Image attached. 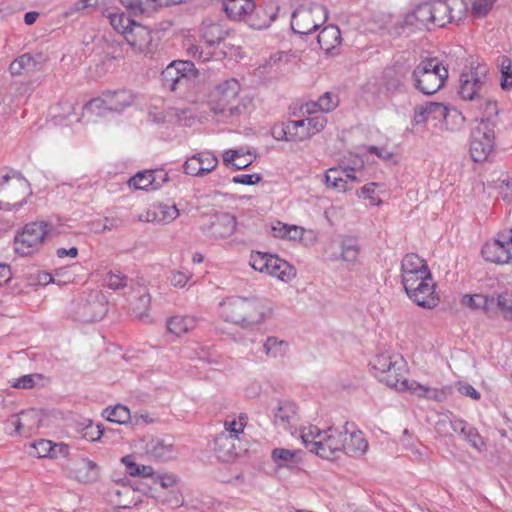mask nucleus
Segmentation results:
<instances>
[{
	"instance_id": "nucleus-1",
	"label": "nucleus",
	"mask_w": 512,
	"mask_h": 512,
	"mask_svg": "<svg viewBox=\"0 0 512 512\" xmlns=\"http://www.w3.org/2000/svg\"><path fill=\"white\" fill-rule=\"evenodd\" d=\"M374 376L382 383L398 391H408L406 361L399 355H377L371 362Z\"/></svg>"
},
{
	"instance_id": "nucleus-2",
	"label": "nucleus",
	"mask_w": 512,
	"mask_h": 512,
	"mask_svg": "<svg viewBox=\"0 0 512 512\" xmlns=\"http://www.w3.org/2000/svg\"><path fill=\"white\" fill-rule=\"evenodd\" d=\"M413 86L425 95L438 92L448 79V70L438 58H426L411 72Z\"/></svg>"
},
{
	"instance_id": "nucleus-3",
	"label": "nucleus",
	"mask_w": 512,
	"mask_h": 512,
	"mask_svg": "<svg viewBox=\"0 0 512 512\" xmlns=\"http://www.w3.org/2000/svg\"><path fill=\"white\" fill-rule=\"evenodd\" d=\"M488 80L487 65L479 59H471L461 71L458 93L463 100H478Z\"/></svg>"
},
{
	"instance_id": "nucleus-4",
	"label": "nucleus",
	"mask_w": 512,
	"mask_h": 512,
	"mask_svg": "<svg viewBox=\"0 0 512 512\" xmlns=\"http://www.w3.org/2000/svg\"><path fill=\"white\" fill-rule=\"evenodd\" d=\"M328 19L326 7L310 2L299 5L291 16V29L299 35H309L318 30Z\"/></svg>"
},
{
	"instance_id": "nucleus-5",
	"label": "nucleus",
	"mask_w": 512,
	"mask_h": 512,
	"mask_svg": "<svg viewBox=\"0 0 512 512\" xmlns=\"http://www.w3.org/2000/svg\"><path fill=\"white\" fill-rule=\"evenodd\" d=\"M52 225L45 221H33L25 224L14 237V251L25 257L39 251L44 244Z\"/></svg>"
},
{
	"instance_id": "nucleus-6",
	"label": "nucleus",
	"mask_w": 512,
	"mask_h": 512,
	"mask_svg": "<svg viewBox=\"0 0 512 512\" xmlns=\"http://www.w3.org/2000/svg\"><path fill=\"white\" fill-rule=\"evenodd\" d=\"M241 90L238 80L226 79L210 92L208 105L214 114L234 116L240 113L238 106L232 105Z\"/></svg>"
},
{
	"instance_id": "nucleus-7",
	"label": "nucleus",
	"mask_w": 512,
	"mask_h": 512,
	"mask_svg": "<svg viewBox=\"0 0 512 512\" xmlns=\"http://www.w3.org/2000/svg\"><path fill=\"white\" fill-rule=\"evenodd\" d=\"M305 447L312 453L327 460H334L339 453H344L342 442V430L328 428L325 431H318V440H308V434L301 436Z\"/></svg>"
},
{
	"instance_id": "nucleus-8",
	"label": "nucleus",
	"mask_w": 512,
	"mask_h": 512,
	"mask_svg": "<svg viewBox=\"0 0 512 512\" xmlns=\"http://www.w3.org/2000/svg\"><path fill=\"white\" fill-rule=\"evenodd\" d=\"M432 5L431 1L421 3L415 9L405 15L402 21L396 22L389 30L390 35L399 36L402 33L411 34L417 30H432Z\"/></svg>"
},
{
	"instance_id": "nucleus-9",
	"label": "nucleus",
	"mask_w": 512,
	"mask_h": 512,
	"mask_svg": "<svg viewBox=\"0 0 512 512\" xmlns=\"http://www.w3.org/2000/svg\"><path fill=\"white\" fill-rule=\"evenodd\" d=\"M494 123L486 118L482 119L471 132L470 155L474 162L486 160L494 147Z\"/></svg>"
},
{
	"instance_id": "nucleus-10",
	"label": "nucleus",
	"mask_w": 512,
	"mask_h": 512,
	"mask_svg": "<svg viewBox=\"0 0 512 512\" xmlns=\"http://www.w3.org/2000/svg\"><path fill=\"white\" fill-rule=\"evenodd\" d=\"M221 316L225 321L248 328L253 324L250 317L255 311V301L253 298L230 297L220 302Z\"/></svg>"
},
{
	"instance_id": "nucleus-11",
	"label": "nucleus",
	"mask_w": 512,
	"mask_h": 512,
	"mask_svg": "<svg viewBox=\"0 0 512 512\" xmlns=\"http://www.w3.org/2000/svg\"><path fill=\"white\" fill-rule=\"evenodd\" d=\"M134 99V94L129 90L108 91L86 103L84 110L97 115H102V110L120 112L132 105Z\"/></svg>"
},
{
	"instance_id": "nucleus-12",
	"label": "nucleus",
	"mask_w": 512,
	"mask_h": 512,
	"mask_svg": "<svg viewBox=\"0 0 512 512\" xmlns=\"http://www.w3.org/2000/svg\"><path fill=\"white\" fill-rule=\"evenodd\" d=\"M77 320L94 322L102 319L107 313L105 297L99 292H91L87 297L79 299L74 306Z\"/></svg>"
},
{
	"instance_id": "nucleus-13",
	"label": "nucleus",
	"mask_w": 512,
	"mask_h": 512,
	"mask_svg": "<svg viewBox=\"0 0 512 512\" xmlns=\"http://www.w3.org/2000/svg\"><path fill=\"white\" fill-rule=\"evenodd\" d=\"M431 272L426 261L415 253L406 254L401 262V282L404 289L411 288L422 278H428Z\"/></svg>"
},
{
	"instance_id": "nucleus-14",
	"label": "nucleus",
	"mask_w": 512,
	"mask_h": 512,
	"mask_svg": "<svg viewBox=\"0 0 512 512\" xmlns=\"http://www.w3.org/2000/svg\"><path fill=\"white\" fill-rule=\"evenodd\" d=\"M431 5L434 29L444 27L453 21L461 19L464 13V3L462 0H431Z\"/></svg>"
},
{
	"instance_id": "nucleus-15",
	"label": "nucleus",
	"mask_w": 512,
	"mask_h": 512,
	"mask_svg": "<svg viewBox=\"0 0 512 512\" xmlns=\"http://www.w3.org/2000/svg\"><path fill=\"white\" fill-rule=\"evenodd\" d=\"M435 286L432 275H430L429 279L422 278V280L411 286V288H406L404 290L407 296L418 306L425 309H433L439 303V298L435 292Z\"/></svg>"
},
{
	"instance_id": "nucleus-16",
	"label": "nucleus",
	"mask_w": 512,
	"mask_h": 512,
	"mask_svg": "<svg viewBox=\"0 0 512 512\" xmlns=\"http://www.w3.org/2000/svg\"><path fill=\"white\" fill-rule=\"evenodd\" d=\"M410 66L404 61H396L383 71L382 81L385 90L391 94L400 93L405 89Z\"/></svg>"
},
{
	"instance_id": "nucleus-17",
	"label": "nucleus",
	"mask_w": 512,
	"mask_h": 512,
	"mask_svg": "<svg viewBox=\"0 0 512 512\" xmlns=\"http://www.w3.org/2000/svg\"><path fill=\"white\" fill-rule=\"evenodd\" d=\"M237 221L234 215L227 212L215 213L209 222L201 229L203 233L213 239H225L230 237L236 230Z\"/></svg>"
},
{
	"instance_id": "nucleus-18",
	"label": "nucleus",
	"mask_w": 512,
	"mask_h": 512,
	"mask_svg": "<svg viewBox=\"0 0 512 512\" xmlns=\"http://www.w3.org/2000/svg\"><path fill=\"white\" fill-rule=\"evenodd\" d=\"M46 61L40 52L23 53L10 63L9 73L14 77H26L39 71Z\"/></svg>"
},
{
	"instance_id": "nucleus-19",
	"label": "nucleus",
	"mask_w": 512,
	"mask_h": 512,
	"mask_svg": "<svg viewBox=\"0 0 512 512\" xmlns=\"http://www.w3.org/2000/svg\"><path fill=\"white\" fill-rule=\"evenodd\" d=\"M194 64L191 61H173L161 73L164 87L175 91L180 85L187 83L188 73L192 72Z\"/></svg>"
},
{
	"instance_id": "nucleus-20",
	"label": "nucleus",
	"mask_w": 512,
	"mask_h": 512,
	"mask_svg": "<svg viewBox=\"0 0 512 512\" xmlns=\"http://www.w3.org/2000/svg\"><path fill=\"white\" fill-rule=\"evenodd\" d=\"M236 434L227 432L218 433L213 441V452L216 458L225 463L234 462L239 456V448L236 445Z\"/></svg>"
},
{
	"instance_id": "nucleus-21",
	"label": "nucleus",
	"mask_w": 512,
	"mask_h": 512,
	"mask_svg": "<svg viewBox=\"0 0 512 512\" xmlns=\"http://www.w3.org/2000/svg\"><path fill=\"white\" fill-rule=\"evenodd\" d=\"M0 193L14 201L20 195L31 194L30 184L19 172L12 171L0 178Z\"/></svg>"
},
{
	"instance_id": "nucleus-22",
	"label": "nucleus",
	"mask_w": 512,
	"mask_h": 512,
	"mask_svg": "<svg viewBox=\"0 0 512 512\" xmlns=\"http://www.w3.org/2000/svg\"><path fill=\"white\" fill-rule=\"evenodd\" d=\"M258 257L264 261L263 265L258 268V272L267 273L282 281L295 276V269L288 262L280 259L277 255L264 254L258 251Z\"/></svg>"
},
{
	"instance_id": "nucleus-23",
	"label": "nucleus",
	"mask_w": 512,
	"mask_h": 512,
	"mask_svg": "<svg viewBox=\"0 0 512 512\" xmlns=\"http://www.w3.org/2000/svg\"><path fill=\"white\" fill-rule=\"evenodd\" d=\"M501 238L487 242L482 247L481 254L486 261L495 264L512 262V251L507 244V236L502 234Z\"/></svg>"
},
{
	"instance_id": "nucleus-24",
	"label": "nucleus",
	"mask_w": 512,
	"mask_h": 512,
	"mask_svg": "<svg viewBox=\"0 0 512 512\" xmlns=\"http://www.w3.org/2000/svg\"><path fill=\"white\" fill-rule=\"evenodd\" d=\"M218 159L211 152H200L186 160L184 172L191 176H204L216 168Z\"/></svg>"
},
{
	"instance_id": "nucleus-25",
	"label": "nucleus",
	"mask_w": 512,
	"mask_h": 512,
	"mask_svg": "<svg viewBox=\"0 0 512 512\" xmlns=\"http://www.w3.org/2000/svg\"><path fill=\"white\" fill-rule=\"evenodd\" d=\"M145 454L158 462H167L177 457V450L171 439L152 438L146 443Z\"/></svg>"
},
{
	"instance_id": "nucleus-26",
	"label": "nucleus",
	"mask_w": 512,
	"mask_h": 512,
	"mask_svg": "<svg viewBox=\"0 0 512 512\" xmlns=\"http://www.w3.org/2000/svg\"><path fill=\"white\" fill-rule=\"evenodd\" d=\"M179 210L175 204L168 205L159 203L153 206L145 214L139 216L140 221L157 222L159 224H168L179 216Z\"/></svg>"
},
{
	"instance_id": "nucleus-27",
	"label": "nucleus",
	"mask_w": 512,
	"mask_h": 512,
	"mask_svg": "<svg viewBox=\"0 0 512 512\" xmlns=\"http://www.w3.org/2000/svg\"><path fill=\"white\" fill-rule=\"evenodd\" d=\"M124 37L131 47L140 52L148 49L152 42L151 31L135 21L127 30Z\"/></svg>"
},
{
	"instance_id": "nucleus-28",
	"label": "nucleus",
	"mask_w": 512,
	"mask_h": 512,
	"mask_svg": "<svg viewBox=\"0 0 512 512\" xmlns=\"http://www.w3.org/2000/svg\"><path fill=\"white\" fill-rule=\"evenodd\" d=\"M342 442L344 443V453L351 457H360L368 449V441L361 431L348 432L342 431Z\"/></svg>"
},
{
	"instance_id": "nucleus-29",
	"label": "nucleus",
	"mask_w": 512,
	"mask_h": 512,
	"mask_svg": "<svg viewBox=\"0 0 512 512\" xmlns=\"http://www.w3.org/2000/svg\"><path fill=\"white\" fill-rule=\"evenodd\" d=\"M200 35L206 44L213 46L224 41L229 31L222 24L206 19L200 26Z\"/></svg>"
},
{
	"instance_id": "nucleus-30",
	"label": "nucleus",
	"mask_w": 512,
	"mask_h": 512,
	"mask_svg": "<svg viewBox=\"0 0 512 512\" xmlns=\"http://www.w3.org/2000/svg\"><path fill=\"white\" fill-rule=\"evenodd\" d=\"M256 8L254 0H225L223 10L232 20H245Z\"/></svg>"
},
{
	"instance_id": "nucleus-31",
	"label": "nucleus",
	"mask_w": 512,
	"mask_h": 512,
	"mask_svg": "<svg viewBox=\"0 0 512 512\" xmlns=\"http://www.w3.org/2000/svg\"><path fill=\"white\" fill-rule=\"evenodd\" d=\"M448 115V108L440 102H426L423 105L417 106L414 113V121L417 124L426 123L429 117L433 119L446 118Z\"/></svg>"
},
{
	"instance_id": "nucleus-32",
	"label": "nucleus",
	"mask_w": 512,
	"mask_h": 512,
	"mask_svg": "<svg viewBox=\"0 0 512 512\" xmlns=\"http://www.w3.org/2000/svg\"><path fill=\"white\" fill-rule=\"evenodd\" d=\"M297 420V410L295 404L284 401L273 409L274 424L283 429H287L293 425Z\"/></svg>"
},
{
	"instance_id": "nucleus-33",
	"label": "nucleus",
	"mask_w": 512,
	"mask_h": 512,
	"mask_svg": "<svg viewBox=\"0 0 512 512\" xmlns=\"http://www.w3.org/2000/svg\"><path fill=\"white\" fill-rule=\"evenodd\" d=\"M74 471L77 480L83 483L95 482L99 476L98 465L87 458L79 459Z\"/></svg>"
},
{
	"instance_id": "nucleus-34",
	"label": "nucleus",
	"mask_w": 512,
	"mask_h": 512,
	"mask_svg": "<svg viewBox=\"0 0 512 512\" xmlns=\"http://www.w3.org/2000/svg\"><path fill=\"white\" fill-rule=\"evenodd\" d=\"M341 32L335 25L324 27L317 35L320 48L329 53L341 43Z\"/></svg>"
},
{
	"instance_id": "nucleus-35",
	"label": "nucleus",
	"mask_w": 512,
	"mask_h": 512,
	"mask_svg": "<svg viewBox=\"0 0 512 512\" xmlns=\"http://www.w3.org/2000/svg\"><path fill=\"white\" fill-rule=\"evenodd\" d=\"M298 451L286 448H274L271 451V460L275 464V471L282 468H291L299 462Z\"/></svg>"
},
{
	"instance_id": "nucleus-36",
	"label": "nucleus",
	"mask_w": 512,
	"mask_h": 512,
	"mask_svg": "<svg viewBox=\"0 0 512 512\" xmlns=\"http://www.w3.org/2000/svg\"><path fill=\"white\" fill-rule=\"evenodd\" d=\"M196 319L192 316H174L167 321V329L170 333L180 336L193 330Z\"/></svg>"
},
{
	"instance_id": "nucleus-37",
	"label": "nucleus",
	"mask_w": 512,
	"mask_h": 512,
	"mask_svg": "<svg viewBox=\"0 0 512 512\" xmlns=\"http://www.w3.org/2000/svg\"><path fill=\"white\" fill-rule=\"evenodd\" d=\"M154 493L151 495L159 503L165 504L171 508H177L183 505L184 499L180 491L175 488H170L166 491H158L157 487L152 489Z\"/></svg>"
},
{
	"instance_id": "nucleus-38",
	"label": "nucleus",
	"mask_w": 512,
	"mask_h": 512,
	"mask_svg": "<svg viewBox=\"0 0 512 512\" xmlns=\"http://www.w3.org/2000/svg\"><path fill=\"white\" fill-rule=\"evenodd\" d=\"M339 104V98L336 94L325 92L316 102L306 104V111L308 113L315 112L318 108L321 112H330L334 110Z\"/></svg>"
},
{
	"instance_id": "nucleus-39",
	"label": "nucleus",
	"mask_w": 512,
	"mask_h": 512,
	"mask_svg": "<svg viewBox=\"0 0 512 512\" xmlns=\"http://www.w3.org/2000/svg\"><path fill=\"white\" fill-rule=\"evenodd\" d=\"M461 303L474 310L483 309L488 311L494 306L495 297L483 294L464 295Z\"/></svg>"
},
{
	"instance_id": "nucleus-40",
	"label": "nucleus",
	"mask_w": 512,
	"mask_h": 512,
	"mask_svg": "<svg viewBox=\"0 0 512 512\" xmlns=\"http://www.w3.org/2000/svg\"><path fill=\"white\" fill-rule=\"evenodd\" d=\"M21 422H18V427H23L24 435H30L36 429H38L40 424V415L35 409H29L26 411H22L18 414Z\"/></svg>"
},
{
	"instance_id": "nucleus-41",
	"label": "nucleus",
	"mask_w": 512,
	"mask_h": 512,
	"mask_svg": "<svg viewBox=\"0 0 512 512\" xmlns=\"http://www.w3.org/2000/svg\"><path fill=\"white\" fill-rule=\"evenodd\" d=\"M408 391H411L413 394L420 397H425L429 400L442 401L445 398V393L442 390L423 386L414 380L410 381Z\"/></svg>"
},
{
	"instance_id": "nucleus-42",
	"label": "nucleus",
	"mask_w": 512,
	"mask_h": 512,
	"mask_svg": "<svg viewBox=\"0 0 512 512\" xmlns=\"http://www.w3.org/2000/svg\"><path fill=\"white\" fill-rule=\"evenodd\" d=\"M288 138L292 141H303L310 138L309 131L306 130V120H290L286 122Z\"/></svg>"
},
{
	"instance_id": "nucleus-43",
	"label": "nucleus",
	"mask_w": 512,
	"mask_h": 512,
	"mask_svg": "<svg viewBox=\"0 0 512 512\" xmlns=\"http://www.w3.org/2000/svg\"><path fill=\"white\" fill-rule=\"evenodd\" d=\"M288 347V342L279 340L277 337H268L263 345L266 355L273 358L284 356Z\"/></svg>"
},
{
	"instance_id": "nucleus-44",
	"label": "nucleus",
	"mask_w": 512,
	"mask_h": 512,
	"mask_svg": "<svg viewBox=\"0 0 512 512\" xmlns=\"http://www.w3.org/2000/svg\"><path fill=\"white\" fill-rule=\"evenodd\" d=\"M104 284L110 289L119 290L125 287L132 288L134 282L121 272L110 271L104 277Z\"/></svg>"
},
{
	"instance_id": "nucleus-45",
	"label": "nucleus",
	"mask_w": 512,
	"mask_h": 512,
	"mask_svg": "<svg viewBox=\"0 0 512 512\" xmlns=\"http://www.w3.org/2000/svg\"><path fill=\"white\" fill-rule=\"evenodd\" d=\"M342 170L330 168L325 173V183L328 187L335 188L337 191L346 192L350 188L347 186V180L342 176Z\"/></svg>"
},
{
	"instance_id": "nucleus-46",
	"label": "nucleus",
	"mask_w": 512,
	"mask_h": 512,
	"mask_svg": "<svg viewBox=\"0 0 512 512\" xmlns=\"http://www.w3.org/2000/svg\"><path fill=\"white\" fill-rule=\"evenodd\" d=\"M107 18L109 19L112 27L123 36L134 22V20L130 19L120 11L108 12Z\"/></svg>"
},
{
	"instance_id": "nucleus-47",
	"label": "nucleus",
	"mask_w": 512,
	"mask_h": 512,
	"mask_svg": "<svg viewBox=\"0 0 512 512\" xmlns=\"http://www.w3.org/2000/svg\"><path fill=\"white\" fill-rule=\"evenodd\" d=\"M151 303V297L147 292L142 293L136 303L132 306V315L142 321H149L148 310Z\"/></svg>"
},
{
	"instance_id": "nucleus-48",
	"label": "nucleus",
	"mask_w": 512,
	"mask_h": 512,
	"mask_svg": "<svg viewBox=\"0 0 512 512\" xmlns=\"http://www.w3.org/2000/svg\"><path fill=\"white\" fill-rule=\"evenodd\" d=\"M104 415L108 421L117 424H126L130 420L129 409L121 404H118L113 408H106L104 410Z\"/></svg>"
},
{
	"instance_id": "nucleus-49",
	"label": "nucleus",
	"mask_w": 512,
	"mask_h": 512,
	"mask_svg": "<svg viewBox=\"0 0 512 512\" xmlns=\"http://www.w3.org/2000/svg\"><path fill=\"white\" fill-rule=\"evenodd\" d=\"M341 259L347 262H355L358 258L360 247L354 238H344L341 241Z\"/></svg>"
},
{
	"instance_id": "nucleus-50",
	"label": "nucleus",
	"mask_w": 512,
	"mask_h": 512,
	"mask_svg": "<svg viewBox=\"0 0 512 512\" xmlns=\"http://www.w3.org/2000/svg\"><path fill=\"white\" fill-rule=\"evenodd\" d=\"M247 415L240 413L238 417H227L224 421V431L229 434H236V439H239V434L244 431L247 425Z\"/></svg>"
},
{
	"instance_id": "nucleus-51",
	"label": "nucleus",
	"mask_w": 512,
	"mask_h": 512,
	"mask_svg": "<svg viewBox=\"0 0 512 512\" xmlns=\"http://www.w3.org/2000/svg\"><path fill=\"white\" fill-rule=\"evenodd\" d=\"M223 161L226 165H232L237 170L247 167L252 162L250 156L241 155L237 150L225 151Z\"/></svg>"
},
{
	"instance_id": "nucleus-52",
	"label": "nucleus",
	"mask_w": 512,
	"mask_h": 512,
	"mask_svg": "<svg viewBox=\"0 0 512 512\" xmlns=\"http://www.w3.org/2000/svg\"><path fill=\"white\" fill-rule=\"evenodd\" d=\"M155 178L151 177L149 170L137 172L133 177L128 180V185L138 190L152 189V183Z\"/></svg>"
},
{
	"instance_id": "nucleus-53",
	"label": "nucleus",
	"mask_w": 512,
	"mask_h": 512,
	"mask_svg": "<svg viewBox=\"0 0 512 512\" xmlns=\"http://www.w3.org/2000/svg\"><path fill=\"white\" fill-rule=\"evenodd\" d=\"M262 11L264 16L267 17V20L259 22L260 17L258 16V30L268 28L271 22L276 20L279 11V6L277 3L270 1L268 3H265V5L262 7Z\"/></svg>"
},
{
	"instance_id": "nucleus-54",
	"label": "nucleus",
	"mask_w": 512,
	"mask_h": 512,
	"mask_svg": "<svg viewBox=\"0 0 512 512\" xmlns=\"http://www.w3.org/2000/svg\"><path fill=\"white\" fill-rule=\"evenodd\" d=\"M173 116L184 126H191L196 120V114L191 108H175Z\"/></svg>"
},
{
	"instance_id": "nucleus-55",
	"label": "nucleus",
	"mask_w": 512,
	"mask_h": 512,
	"mask_svg": "<svg viewBox=\"0 0 512 512\" xmlns=\"http://www.w3.org/2000/svg\"><path fill=\"white\" fill-rule=\"evenodd\" d=\"M107 3L108 0H78L69 8L67 14L73 15L74 13L85 11L89 8H96L100 4Z\"/></svg>"
},
{
	"instance_id": "nucleus-56",
	"label": "nucleus",
	"mask_w": 512,
	"mask_h": 512,
	"mask_svg": "<svg viewBox=\"0 0 512 512\" xmlns=\"http://www.w3.org/2000/svg\"><path fill=\"white\" fill-rule=\"evenodd\" d=\"M177 481V477L173 474H159L155 476L153 483L159 485L158 491H166L170 488H175Z\"/></svg>"
},
{
	"instance_id": "nucleus-57",
	"label": "nucleus",
	"mask_w": 512,
	"mask_h": 512,
	"mask_svg": "<svg viewBox=\"0 0 512 512\" xmlns=\"http://www.w3.org/2000/svg\"><path fill=\"white\" fill-rule=\"evenodd\" d=\"M103 430L100 425L94 424L92 421H88V424L84 427L82 437L88 441H97L101 438Z\"/></svg>"
},
{
	"instance_id": "nucleus-58",
	"label": "nucleus",
	"mask_w": 512,
	"mask_h": 512,
	"mask_svg": "<svg viewBox=\"0 0 512 512\" xmlns=\"http://www.w3.org/2000/svg\"><path fill=\"white\" fill-rule=\"evenodd\" d=\"M33 448L35 449V453L39 458L50 457L52 458L53 454V442L46 439H41L36 441L33 444Z\"/></svg>"
},
{
	"instance_id": "nucleus-59",
	"label": "nucleus",
	"mask_w": 512,
	"mask_h": 512,
	"mask_svg": "<svg viewBox=\"0 0 512 512\" xmlns=\"http://www.w3.org/2000/svg\"><path fill=\"white\" fill-rule=\"evenodd\" d=\"M305 120L306 130L309 131L310 137L315 133L322 131L327 123V120L324 116H314Z\"/></svg>"
},
{
	"instance_id": "nucleus-60",
	"label": "nucleus",
	"mask_w": 512,
	"mask_h": 512,
	"mask_svg": "<svg viewBox=\"0 0 512 512\" xmlns=\"http://www.w3.org/2000/svg\"><path fill=\"white\" fill-rule=\"evenodd\" d=\"M465 440L478 451H482L486 447L482 436L475 427H471V429L468 430Z\"/></svg>"
},
{
	"instance_id": "nucleus-61",
	"label": "nucleus",
	"mask_w": 512,
	"mask_h": 512,
	"mask_svg": "<svg viewBox=\"0 0 512 512\" xmlns=\"http://www.w3.org/2000/svg\"><path fill=\"white\" fill-rule=\"evenodd\" d=\"M289 226L290 225L285 224L281 221H275L272 222L269 226H267V231H269L276 238L286 239Z\"/></svg>"
},
{
	"instance_id": "nucleus-62",
	"label": "nucleus",
	"mask_w": 512,
	"mask_h": 512,
	"mask_svg": "<svg viewBox=\"0 0 512 512\" xmlns=\"http://www.w3.org/2000/svg\"><path fill=\"white\" fill-rule=\"evenodd\" d=\"M494 305H496L501 310L506 319L512 318V300L506 298L503 295H498L495 298Z\"/></svg>"
},
{
	"instance_id": "nucleus-63",
	"label": "nucleus",
	"mask_w": 512,
	"mask_h": 512,
	"mask_svg": "<svg viewBox=\"0 0 512 512\" xmlns=\"http://www.w3.org/2000/svg\"><path fill=\"white\" fill-rule=\"evenodd\" d=\"M435 430L437 434L440 436H452L453 435V425L452 420H450L448 417H444L442 419H439L436 422Z\"/></svg>"
},
{
	"instance_id": "nucleus-64",
	"label": "nucleus",
	"mask_w": 512,
	"mask_h": 512,
	"mask_svg": "<svg viewBox=\"0 0 512 512\" xmlns=\"http://www.w3.org/2000/svg\"><path fill=\"white\" fill-rule=\"evenodd\" d=\"M21 422L19 415H13L5 422L4 430L9 435H24L23 427H18L17 423Z\"/></svg>"
}]
</instances>
